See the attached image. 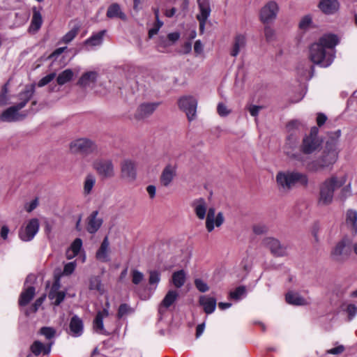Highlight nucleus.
<instances>
[{"label":"nucleus","mask_w":357,"mask_h":357,"mask_svg":"<svg viewBox=\"0 0 357 357\" xmlns=\"http://www.w3.org/2000/svg\"><path fill=\"white\" fill-rule=\"evenodd\" d=\"M66 333L73 337H80L84 333L82 319L76 314L73 315L70 319L68 328H66Z\"/></svg>","instance_id":"obj_16"},{"label":"nucleus","mask_w":357,"mask_h":357,"mask_svg":"<svg viewBox=\"0 0 357 357\" xmlns=\"http://www.w3.org/2000/svg\"><path fill=\"white\" fill-rule=\"evenodd\" d=\"M195 285L200 292H206L209 289L208 284L202 279H195Z\"/></svg>","instance_id":"obj_49"},{"label":"nucleus","mask_w":357,"mask_h":357,"mask_svg":"<svg viewBox=\"0 0 357 357\" xmlns=\"http://www.w3.org/2000/svg\"><path fill=\"white\" fill-rule=\"evenodd\" d=\"M279 10L275 1H271L265 4L260 10V20L264 24H269L275 20Z\"/></svg>","instance_id":"obj_12"},{"label":"nucleus","mask_w":357,"mask_h":357,"mask_svg":"<svg viewBox=\"0 0 357 357\" xmlns=\"http://www.w3.org/2000/svg\"><path fill=\"white\" fill-rule=\"evenodd\" d=\"M190 205L198 219H205L209 208H208L207 202L204 198L199 197L195 199L192 200Z\"/></svg>","instance_id":"obj_20"},{"label":"nucleus","mask_w":357,"mask_h":357,"mask_svg":"<svg viewBox=\"0 0 357 357\" xmlns=\"http://www.w3.org/2000/svg\"><path fill=\"white\" fill-rule=\"evenodd\" d=\"M261 109V107L257 106V105H250L248 108L250 114L252 116H257L258 115V114H259V112Z\"/></svg>","instance_id":"obj_61"},{"label":"nucleus","mask_w":357,"mask_h":357,"mask_svg":"<svg viewBox=\"0 0 357 357\" xmlns=\"http://www.w3.org/2000/svg\"><path fill=\"white\" fill-rule=\"evenodd\" d=\"M107 17L109 18H119L123 21L127 20L126 14L121 10L118 3H112L108 7Z\"/></svg>","instance_id":"obj_31"},{"label":"nucleus","mask_w":357,"mask_h":357,"mask_svg":"<svg viewBox=\"0 0 357 357\" xmlns=\"http://www.w3.org/2000/svg\"><path fill=\"white\" fill-rule=\"evenodd\" d=\"M43 23L42 15L38 10L36 9L33 10V16L31 19L30 29H33L34 31H38Z\"/></svg>","instance_id":"obj_40"},{"label":"nucleus","mask_w":357,"mask_h":357,"mask_svg":"<svg viewBox=\"0 0 357 357\" xmlns=\"http://www.w3.org/2000/svg\"><path fill=\"white\" fill-rule=\"evenodd\" d=\"M302 126L301 123L298 120H292L287 125V128L289 131L298 129Z\"/></svg>","instance_id":"obj_58"},{"label":"nucleus","mask_w":357,"mask_h":357,"mask_svg":"<svg viewBox=\"0 0 357 357\" xmlns=\"http://www.w3.org/2000/svg\"><path fill=\"white\" fill-rule=\"evenodd\" d=\"M35 295V288L33 287H29L24 289L19 298V305L20 306L26 305L33 298Z\"/></svg>","instance_id":"obj_35"},{"label":"nucleus","mask_w":357,"mask_h":357,"mask_svg":"<svg viewBox=\"0 0 357 357\" xmlns=\"http://www.w3.org/2000/svg\"><path fill=\"white\" fill-rule=\"evenodd\" d=\"M327 120V116L323 113H318L317 116V123L321 127L323 126Z\"/></svg>","instance_id":"obj_62"},{"label":"nucleus","mask_w":357,"mask_h":357,"mask_svg":"<svg viewBox=\"0 0 357 357\" xmlns=\"http://www.w3.org/2000/svg\"><path fill=\"white\" fill-rule=\"evenodd\" d=\"M38 206V201L37 199H34L31 201L29 204L26 205L25 209L27 212L30 213L33 210H34Z\"/></svg>","instance_id":"obj_64"},{"label":"nucleus","mask_w":357,"mask_h":357,"mask_svg":"<svg viewBox=\"0 0 357 357\" xmlns=\"http://www.w3.org/2000/svg\"><path fill=\"white\" fill-rule=\"evenodd\" d=\"M56 77V73H50L46 76H45L44 77H43L38 83V86L39 87H42V86H45L46 84H47L48 83H50L52 80H53L54 79V77Z\"/></svg>","instance_id":"obj_52"},{"label":"nucleus","mask_w":357,"mask_h":357,"mask_svg":"<svg viewBox=\"0 0 357 357\" xmlns=\"http://www.w3.org/2000/svg\"><path fill=\"white\" fill-rule=\"evenodd\" d=\"M105 33L106 31L102 30L93 33L90 38L84 41L83 45L86 47L87 50L94 47L100 46L102 44Z\"/></svg>","instance_id":"obj_26"},{"label":"nucleus","mask_w":357,"mask_h":357,"mask_svg":"<svg viewBox=\"0 0 357 357\" xmlns=\"http://www.w3.org/2000/svg\"><path fill=\"white\" fill-rule=\"evenodd\" d=\"M252 230L256 234H262L267 231V227L263 224H257L253 225Z\"/></svg>","instance_id":"obj_56"},{"label":"nucleus","mask_w":357,"mask_h":357,"mask_svg":"<svg viewBox=\"0 0 357 357\" xmlns=\"http://www.w3.org/2000/svg\"><path fill=\"white\" fill-rule=\"evenodd\" d=\"M186 273L183 270H180L174 272L172 274V282L175 287L180 288L185 282Z\"/></svg>","instance_id":"obj_36"},{"label":"nucleus","mask_w":357,"mask_h":357,"mask_svg":"<svg viewBox=\"0 0 357 357\" xmlns=\"http://www.w3.org/2000/svg\"><path fill=\"white\" fill-rule=\"evenodd\" d=\"M65 296V292L59 291V286L56 284L52 286L49 293V298L53 301L55 305H59L63 301Z\"/></svg>","instance_id":"obj_34"},{"label":"nucleus","mask_w":357,"mask_h":357,"mask_svg":"<svg viewBox=\"0 0 357 357\" xmlns=\"http://www.w3.org/2000/svg\"><path fill=\"white\" fill-rule=\"evenodd\" d=\"M40 334L45 336V337L50 342L56 336V331L52 327H42L40 329Z\"/></svg>","instance_id":"obj_43"},{"label":"nucleus","mask_w":357,"mask_h":357,"mask_svg":"<svg viewBox=\"0 0 357 357\" xmlns=\"http://www.w3.org/2000/svg\"><path fill=\"white\" fill-rule=\"evenodd\" d=\"M98 73L96 71H88L82 75L77 82V84L86 88L94 84L98 79Z\"/></svg>","instance_id":"obj_27"},{"label":"nucleus","mask_w":357,"mask_h":357,"mask_svg":"<svg viewBox=\"0 0 357 357\" xmlns=\"http://www.w3.org/2000/svg\"><path fill=\"white\" fill-rule=\"evenodd\" d=\"M76 267L75 261L67 263L63 268V274L66 275H70L73 273Z\"/></svg>","instance_id":"obj_54"},{"label":"nucleus","mask_w":357,"mask_h":357,"mask_svg":"<svg viewBox=\"0 0 357 357\" xmlns=\"http://www.w3.org/2000/svg\"><path fill=\"white\" fill-rule=\"evenodd\" d=\"M89 287L91 290L96 291L100 294L104 293L101 280L98 276H92L90 278Z\"/></svg>","instance_id":"obj_39"},{"label":"nucleus","mask_w":357,"mask_h":357,"mask_svg":"<svg viewBox=\"0 0 357 357\" xmlns=\"http://www.w3.org/2000/svg\"><path fill=\"white\" fill-rule=\"evenodd\" d=\"M246 39L243 35H237L234 40V44L231 47L230 54L232 56H236L241 50L245 47Z\"/></svg>","instance_id":"obj_32"},{"label":"nucleus","mask_w":357,"mask_h":357,"mask_svg":"<svg viewBox=\"0 0 357 357\" xmlns=\"http://www.w3.org/2000/svg\"><path fill=\"white\" fill-rule=\"evenodd\" d=\"M109 301H107L105 303V307L102 310H100L97 312V314L93 321V330L99 334H109L107 330L104 328L103 319L109 316Z\"/></svg>","instance_id":"obj_15"},{"label":"nucleus","mask_w":357,"mask_h":357,"mask_svg":"<svg viewBox=\"0 0 357 357\" xmlns=\"http://www.w3.org/2000/svg\"><path fill=\"white\" fill-rule=\"evenodd\" d=\"M70 248L74 251V252H75V254L78 255L82 248V239L79 238L75 239Z\"/></svg>","instance_id":"obj_53"},{"label":"nucleus","mask_w":357,"mask_h":357,"mask_svg":"<svg viewBox=\"0 0 357 357\" xmlns=\"http://www.w3.org/2000/svg\"><path fill=\"white\" fill-rule=\"evenodd\" d=\"M23 107H24V103H18L14 106L10 107L1 114V121L13 122L24 119L26 115L19 112Z\"/></svg>","instance_id":"obj_13"},{"label":"nucleus","mask_w":357,"mask_h":357,"mask_svg":"<svg viewBox=\"0 0 357 357\" xmlns=\"http://www.w3.org/2000/svg\"><path fill=\"white\" fill-rule=\"evenodd\" d=\"M178 298V293L177 291L169 290L158 306V313L161 315L165 314L176 302Z\"/></svg>","instance_id":"obj_18"},{"label":"nucleus","mask_w":357,"mask_h":357,"mask_svg":"<svg viewBox=\"0 0 357 357\" xmlns=\"http://www.w3.org/2000/svg\"><path fill=\"white\" fill-rule=\"evenodd\" d=\"M120 177L128 183H132L137 179V163L130 159L123 160L120 165Z\"/></svg>","instance_id":"obj_8"},{"label":"nucleus","mask_w":357,"mask_h":357,"mask_svg":"<svg viewBox=\"0 0 357 357\" xmlns=\"http://www.w3.org/2000/svg\"><path fill=\"white\" fill-rule=\"evenodd\" d=\"M9 229L6 225H3L1 227L0 230V236L3 240H6L8 238Z\"/></svg>","instance_id":"obj_63"},{"label":"nucleus","mask_w":357,"mask_h":357,"mask_svg":"<svg viewBox=\"0 0 357 357\" xmlns=\"http://www.w3.org/2000/svg\"><path fill=\"white\" fill-rule=\"evenodd\" d=\"M286 301L291 305H305L308 302L299 294L294 291H289L286 294Z\"/></svg>","instance_id":"obj_33"},{"label":"nucleus","mask_w":357,"mask_h":357,"mask_svg":"<svg viewBox=\"0 0 357 357\" xmlns=\"http://www.w3.org/2000/svg\"><path fill=\"white\" fill-rule=\"evenodd\" d=\"M80 29L79 24H75L72 29L68 31L61 38V42L66 44L70 43L78 34Z\"/></svg>","instance_id":"obj_41"},{"label":"nucleus","mask_w":357,"mask_h":357,"mask_svg":"<svg viewBox=\"0 0 357 357\" xmlns=\"http://www.w3.org/2000/svg\"><path fill=\"white\" fill-rule=\"evenodd\" d=\"M74 76V73L71 69H66L59 74L56 82L59 85H63L70 82Z\"/></svg>","instance_id":"obj_38"},{"label":"nucleus","mask_w":357,"mask_h":357,"mask_svg":"<svg viewBox=\"0 0 357 357\" xmlns=\"http://www.w3.org/2000/svg\"><path fill=\"white\" fill-rule=\"evenodd\" d=\"M177 167L176 165L168 164L163 169L160 176V181L162 186L168 187L176 176Z\"/></svg>","instance_id":"obj_21"},{"label":"nucleus","mask_w":357,"mask_h":357,"mask_svg":"<svg viewBox=\"0 0 357 357\" xmlns=\"http://www.w3.org/2000/svg\"><path fill=\"white\" fill-rule=\"evenodd\" d=\"M246 289L245 287H238L234 291H230L229 296L234 300H239L245 295Z\"/></svg>","instance_id":"obj_45"},{"label":"nucleus","mask_w":357,"mask_h":357,"mask_svg":"<svg viewBox=\"0 0 357 357\" xmlns=\"http://www.w3.org/2000/svg\"><path fill=\"white\" fill-rule=\"evenodd\" d=\"M318 8L325 15H331L339 11L340 4L337 0H320Z\"/></svg>","instance_id":"obj_23"},{"label":"nucleus","mask_w":357,"mask_h":357,"mask_svg":"<svg viewBox=\"0 0 357 357\" xmlns=\"http://www.w3.org/2000/svg\"><path fill=\"white\" fill-rule=\"evenodd\" d=\"M349 316V319H352L357 314V307L354 304H348L346 308L344 309Z\"/></svg>","instance_id":"obj_51"},{"label":"nucleus","mask_w":357,"mask_h":357,"mask_svg":"<svg viewBox=\"0 0 357 357\" xmlns=\"http://www.w3.org/2000/svg\"><path fill=\"white\" fill-rule=\"evenodd\" d=\"M53 343L54 342H50L47 344H44L39 341H36L31 345V349L32 353L36 356H47L50 354Z\"/></svg>","instance_id":"obj_28"},{"label":"nucleus","mask_w":357,"mask_h":357,"mask_svg":"<svg viewBox=\"0 0 357 357\" xmlns=\"http://www.w3.org/2000/svg\"><path fill=\"white\" fill-rule=\"evenodd\" d=\"M347 181L345 173L333 174L322 181L319 188L318 204L328 206L333 202L336 190L343 187Z\"/></svg>","instance_id":"obj_2"},{"label":"nucleus","mask_w":357,"mask_h":357,"mask_svg":"<svg viewBox=\"0 0 357 357\" xmlns=\"http://www.w3.org/2000/svg\"><path fill=\"white\" fill-rule=\"evenodd\" d=\"M95 183L96 178L94 176L91 174L87 175L84 182V194L85 195H88L91 192Z\"/></svg>","instance_id":"obj_42"},{"label":"nucleus","mask_w":357,"mask_h":357,"mask_svg":"<svg viewBox=\"0 0 357 357\" xmlns=\"http://www.w3.org/2000/svg\"><path fill=\"white\" fill-rule=\"evenodd\" d=\"M278 189L282 192H289L297 184L306 187L308 177L305 174L297 171L279 172L275 176Z\"/></svg>","instance_id":"obj_3"},{"label":"nucleus","mask_w":357,"mask_h":357,"mask_svg":"<svg viewBox=\"0 0 357 357\" xmlns=\"http://www.w3.org/2000/svg\"><path fill=\"white\" fill-rule=\"evenodd\" d=\"M346 225L353 235L357 234V211L354 210L347 211L346 214Z\"/></svg>","instance_id":"obj_30"},{"label":"nucleus","mask_w":357,"mask_h":357,"mask_svg":"<svg viewBox=\"0 0 357 357\" xmlns=\"http://www.w3.org/2000/svg\"><path fill=\"white\" fill-rule=\"evenodd\" d=\"M264 35L267 41H272L275 38V31L268 26L264 28Z\"/></svg>","instance_id":"obj_55"},{"label":"nucleus","mask_w":357,"mask_h":357,"mask_svg":"<svg viewBox=\"0 0 357 357\" xmlns=\"http://www.w3.org/2000/svg\"><path fill=\"white\" fill-rule=\"evenodd\" d=\"M35 91L33 85L26 86L24 90L18 95L19 99L21 100L20 103H24V106L33 96Z\"/></svg>","instance_id":"obj_37"},{"label":"nucleus","mask_w":357,"mask_h":357,"mask_svg":"<svg viewBox=\"0 0 357 357\" xmlns=\"http://www.w3.org/2000/svg\"><path fill=\"white\" fill-rule=\"evenodd\" d=\"M134 312V310L129 306L128 305L124 303L121 304L118 310L117 317L121 319L123 317L132 314Z\"/></svg>","instance_id":"obj_47"},{"label":"nucleus","mask_w":357,"mask_h":357,"mask_svg":"<svg viewBox=\"0 0 357 357\" xmlns=\"http://www.w3.org/2000/svg\"><path fill=\"white\" fill-rule=\"evenodd\" d=\"M218 112L220 116H225L230 113V110L227 109L225 105L219 103L218 105Z\"/></svg>","instance_id":"obj_59"},{"label":"nucleus","mask_w":357,"mask_h":357,"mask_svg":"<svg viewBox=\"0 0 357 357\" xmlns=\"http://www.w3.org/2000/svg\"><path fill=\"white\" fill-rule=\"evenodd\" d=\"M69 149L73 153L88 155L96 151L97 146L92 140L88 138H78L70 143Z\"/></svg>","instance_id":"obj_6"},{"label":"nucleus","mask_w":357,"mask_h":357,"mask_svg":"<svg viewBox=\"0 0 357 357\" xmlns=\"http://www.w3.org/2000/svg\"><path fill=\"white\" fill-rule=\"evenodd\" d=\"M7 88L6 86H3L1 90V93L0 94V105L3 106L7 104L8 97H7Z\"/></svg>","instance_id":"obj_60"},{"label":"nucleus","mask_w":357,"mask_h":357,"mask_svg":"<svg viewBox=\"0 0 357 357\" xmlns=\"http://www.w3.org/2000/svg\"><path fill=\"white\" fill-rule=\"evenodd\" d=\"M206 228L208 232H211L215 227H220L224 222L225 218L222 212L215 215V209L213 207L208 208L206 216Z\"/></svg>","instance_id":"obj_14"},{"label":"nucleus","mask_w":357,"mask_h":357,"mask_svg":"<svg viewBox=\"0 0 357 357\" xmlns=\"http://www.w3.org/2000/svg\"><path fill=\"white\" fill-rule=\"evenodd\" d=\"M264 243L275 256L282 257L287 254V248L282 245L278 239L268 237L264 240Z\"/></svg>","instance_id":"obj_19"},{"label":"nucleus","mask_w":357,"mask_h":357,"mask_svg":"<svg viewBox=\"0 0 357 357\" xmlns=\"http://www.w3.org/2000/svg\"><path fill=\"white\" fill-rule=\"evenodd\" d=\"M312 18L310 15L303 17L299 22L300 29L305 31L312 27Z\"/></svg>","instance_id":"obj_44"},{"label":"nucleus","mask_w":357,"mask_h":357,"mask_svg":"<svg viewBox=\"0 0 357 357\" xmlns=\"http://www.w3.org/2000/svg\"><path fill=\"white\" fill-rule=\"evenodd\" d=\"M178 105L179 109L185 113L189 121L195 119L197 107V100L195 97L183 96L178 99Z\"/></svg>","instance_id":"obj_10"},{"label":"nucleus","mask_w":357,"mask_h":357,"mask_svg":"<svg viewBox=\"0 0 357 357\" xmlns=\"http://www.w3.org/2000/svg\"><path fill=\"white\" fill-rule=\"evenodd\" d=\"M158 102H144L141 104L135 113L137 119H143L151 116L158 108Z\"/></svg>","instance_id":"obj_24"},{"label":"nucleus","mask_w":357,"mask_h":357,"mask_svg":"<svg viewBox=\"0 0 357 357\" xmlns=\"http://www.w3.org/2000/svg\"><path fill=\"white\" fill-rule=\"evenodd\" d=\"M344 350V347L343 345H338L334 348L328 349L326 351V354L331 355H340Z\"/></svg>","instance_id":"obj_57"},{"label":"nucleus","mask_w":357,"mask_h":357,"mask_svg":"<svg viewBox=\"0 0 357 357\" xmlns=\"http://www.w3.org/2000/svg\"><path fill=\"white\" fill-rule=\"evenodd\" d=\"M109 242L107 236H105L100 244V248L96 253V258L101 262H108L110 261Z\"/></svg>","instance_id":"obj_25"},{"label":"nucleus","mask_w":357,"mask_h":357,"mask_svg":"<svg viewBox=\"0 0 357 357\" xmlns=\"http://www.w3.org/2000/svg\"><path fill=\"white\" fill-rule=\"evenodd\" d=\"M160 280V273L157 271H149V282L150 284H157L159 283Z\"/></svg>","instance_id":"obj_48"},{"label":"nucleus","mask_w":357,"mask_h":357,"mask_svg":"<svg viewBox=\"0 0 357 357\" xmlns=\"http://www.w3.org/2000/svg\"><path fill=\"white\" fill-rule=\"evenodd\" d=\"M103 220L98 217V211H93L86 218V231L91 234L96 233L101 227Z\"/></svg>","instance_id":"obj_22"},{"label":"nucleus","mask_w":357,"mask_h":357,"mask_svg":"<svg viewBox=\"0 0 357 357\" xmlns=\"http://www.w3.org/2000/svg\"><path fill=\"white\" fill-rule=\"evenodd\" d=\"M197 3L199 13L197 15V18L199 22V29L203 32L206 22L211 13L210 3L208 0H197Z\"/></svg>","instance_id":"obj_17"},{"label":"nucleus","mask_w":357,"mask_h":357,"mask_svg":"<svg viewBox=\"0 0 357 357\" xmlns=\"http://www.w3.org/2000/svg\"><path fill=\"white\" fill-rule=\"evenodd\" d=\"M144 279V274L137 270L132 271V282L135 284H139Z\"/></svg>","instance_id":"obj_50"},{"label":"nucleus","mask_w":357,"mask_h":357,"mask_svg":"<svg viewBox=\"0 0 357 357\" xmlns=\"http://www.w3.org/2000/svg\"><path fill=\"white\" fill-rule=\"evenodd\" d=\"M351 250L345 241L337 242L331 249L330 257L333 261L343 264L350 256Z\"/></svg>","instance_id":"obj_9"},{"label":"nucleus","mask_w":357,"mask_h":357,"mask_svg":"<svg viewBox=\"0 0 357 357\" xmlns=\"http://www.w3.org/2000/svg\"><path fill=\"white\" fill-rule=\"evenodd\" d=\"M45 296L43 295L41 297L36 300L34 303L30 307L29 309L25 312L26 315L29 316L31 313H35L38 310L39 307L43 304L45 301Z\"/></svg>","instance_id":"obj_46"},{"label":"nucleus","mask_w":357,"mask_h":357,"mask_svg":"<svg viewBox=\"0 0 357 357\" xmlns=\"http://www.w3.org/2000/svg\"><path fill=\"white\" fill-rule=\"evenodd\" d=\"M319 129L314 126L310 134L305 137L301 146V151L305 154H311L321 146V141L318 137Z\"/></svg>","instance_id":"obj_5"},{"label":"nucleus","mask_w":357,"mask_h":357,"mask_svg":"<svg viewBox=\"0 0 357 357\" xmlns=\"http://www.w3.org/2000/svg\"><path fill=\"white\" fill-rule=\"evenodd\" d=\"M338 153L335 149L331 148L325 150L317 160L308 162L305 168L310 172H317L333 165L337 159Z\"/></svg>","instance_id":"obj_4"},{"label":"nucleus","mask_w":357,"mask_h":357,"mask_svg":"<svg viewBox=\"0 0 357 357\" xmlns=\"http://www.w3.org/2000/svg\"><path fill=\"white\" fill-rule=\"evenodd\" d=\"M200 305L203 307L204 311L206 314L213 313L216 307V300L213 297L208 296H201L199 299Z\"/></svg>","instance_id":"obj_29"},{"label":"nucleus","mask_w":357,"mask_h":357,"mask_svg":"<svg viewBox=\"0 0 357 357\" xmlns=\"http://www.w3.org/2000/svg\"><path fill=\"white\" fill-rule=\"evenodd\" d=\"M39 227V220L37 218H32L20 227L18 236L23 241H30L38 232Z\"/></svg>","instance_id":"obj_7"},{"label":"nucleus","mask_w":357,"mask_h":357,"mask_svg":"<svg viewBox=\"0 0 357 357\" xmlns=\"http://www.w3.org/2000/svg\"><path fill=\"white\" fill-rule=\"evenodd\" d=\"M337 37L334 34H325L309 49V59L317 66L327 68L335 59L334 47L337 45Z\"/></svg>","instance_id":"obj_1"},{"label":"nucleus","mask_w":357,"mask_h":357,"mask_svg":"<svg viewBox=\"0 0 357 357\" xmlns=\"http://www.w3.org/2000/svg\"><path fill=\"white\" fill-rule=\"evenodd\" d=\"M93 166L102 178H111L115 176L114 166L111 160H97L93 162Z\"/></svg>","instance_id":"obj_11"}]
</instances>
